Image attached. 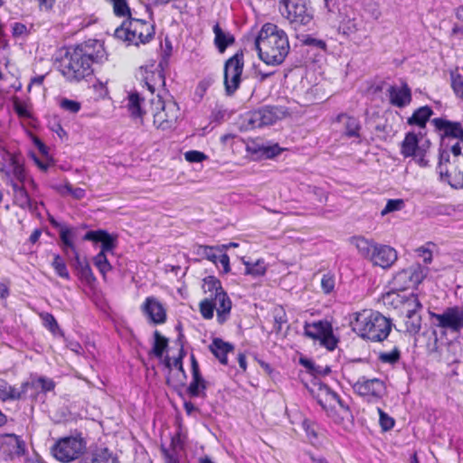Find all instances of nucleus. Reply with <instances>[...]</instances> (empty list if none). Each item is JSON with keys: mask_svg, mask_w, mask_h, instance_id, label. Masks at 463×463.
Listing matches in <instances>:
<instances>
[{"mask_svg": "<svg viewBox=\"0 0 463 463\" xmlns=\"http://www.w3.org/2000/svg\"><path fill=\"white\" fill-rule=\"evenodd\" d=\"M106 56L102 43L89 40L67 51L61 64V72L71 82H79L93 73L92 64Z\"/></svg>", "mask_w": 463, "mask_h": 463, "instance_id": "f257e3e1", "label": "nucleus"}, {"mask_svg": "<svg viewBox=\"0 0 463 463\" xmlns=\"http://www.w3.org/2000/svg\"><path fill=\"white\" fill-rule=\"evenodd\" d=\"M255 46L260 58L268 65L282 63L289 51L286 33L269 23L262 26L255 40Z\"/></svg>", "mask_w": 463, "mask_h": 463, "instance_id": "f03ea898", "label": "nucleus"}, {"mask_svg": "<svg viewBox=\"0 0 463 463\" xmlns=\"http://www.w3.org/2000/svg\"><path fill=\"white\" fill-rule=\"evenodd\" d=\"M350 324L353 331L360 337L373 342L383 341L392 330L391 320L372 309L354 313Z\"/></svg>", "mask_w": 463, "mask_h": 463, "instance_id": "7ed1b4c3", "label": "nucleus"}, {"mask_svg": "<svg viewBox=\"0 0 463 463\" xmlns=\"http://www.w3.org/2000/svg\"><path fill=\"white\" fill-rule=\"evenodd\" d=\"M115 37L135 45L149 43L155 35L154 25L145 20L128 17L115 30Z\"/></svg>", "mask_w": 463, "mask_h": 463, "instance_id": "20e7f679", "label": "nucleus"}, {"mask_svg": "<svg viewBox=\"0 0 463 463\" xmlns=\"http://www.w3.org/2000/svg\"><path fill=\"white\" fill-rule=\"evenodd\" d=\"M150 112L154 119V126L156 128L166 130L175 124L179 117V107L175 101H165L157 95L150 101Z\"/></svg>", "mask_w": 463, "mask_h": 463, "instance_id": "39448f33", "label": "nucleus"}, {"mask_svg": "<svg viewBox=\"0 0 463 463\" xmlns=\"http://www.w3.org/2000/svg\"><path fill=\"white\" fill-rule=\"evenodd\" d=\"M232 303L227 293L219 291L213 298H205L199 304V309L204 319H212L216 310L217 321L224 324L231 316Z\"/></svg>", "mask_w": 463, "mask_h": 463, "instance_id": "423d86ee", "label": "nucleus"}, {"mask_svg": "<svg viewBox=\"0 0 463 463\" xmlns=\"http://www.w3.org/2000/svg\"><path fill=\"white\" fill-rule=\"evenodd\" d=\"M437 171L441 182L449 184L452 188L463 189V158L450 162L449 151L443 150L439 153Z\"/></svg>", "mask_w": 463, "mask_h": 463, "instance_id": "0eeeda50", "label": "nucleus"}, {"mask_svg": "<svg viewBox=\"0 0 463 463\" xmlns=\"http://www.w3.org/2000/svg\"><path fill=\"white\" fill-rule=\"evenodd\" d=\"M279 10L296 29L301 25H307L313 19V12L306 0H280Z\"/></svg>", "mask_w": 463, "mask_h": 463, "instance_id": "6e6552de", "label": "nucleus"}, {"mask_svg": "<svg viewBox=\"0 0 463 463\" xmlns=\"http://www.w3.org/2000/svg\"><path fill=\"white\" fill-rule=\"evenodd\" d=\"M86 445L80 437H64L51 448L52 455L60 462L70 463L79 458L85 451Z\"/></svg>", "mask_w": 463, "mask_h": 463, "instance_id": "1a4fd4ad", "label": "nucleus"}, {"mask_svg": "<svg viewBox=\"0 0 463 463\" xmlns=\"http://www.w3.org/2000/svg\"><path fill=\"white\" fill-rule=\"evenodd\" d=\"M288 115L289 112L286 107L267 106L258 110L249 112L245 117V121L247 128H257L272 125Z\"/></svg>", "mask_w": 463, "mask_h": 463, "instance_id": "9d476101", "label": "nucleus"}, {"mask_svg": "<svg viewBox=\"0 0 463 463\" xmlns=\"http://www.w3.org/2000/svg\"><path fill=\"white\" fill-rule=\"evenodd\" d=\"M304 333L306 336L315 341H319L320 345L329 351L336 347L337 339L333 335L331 324L327 321L319 320L313 323H306Z\"/></svg>", "mask_w": 463, "mask_h": 463, "instance_id": "9b49d317", "label": "nucleus"}, {"mask_svg": "<svg viewBox=\"0 0 463 463\" xmlns=\"http://www.w3.org/2000/svg\"><path fill=\"white\" fill-rule=\"evenodd\" d=\"M340 29L355 43H361L366 40L371 33V26L360 14H353V16H346L341 23Z\"/></svg>", "mask_w": 463, "mask_h": 463, "instance_id": "f8f14e48", "label": "nucleus"}, {"mask_svg": "<svg viewBox=\"0 0 463 463\" xmlns=\"http://www.w3.org/2000/svg\"><path fill=\"white\" fill-rule=\"evenodd\" d=\"M430 318L436 319V326L449 330L452 333H459L463 330V307L458 306L449 307L441 314L429 311Z\"/></svg>", "mask_w": 463, "mask_h": 463, "instance_id": "ddd939ff", "label": "nucleus"}, {"mask_svg": "<svg viewBox=\"0 0 463 463\" xmlns=\"http://www.w3.org/2000/svg\"><path fill=\"white\" fill-rule=\"evenodd\" d=\"M243 54L236 53L224 64V86L228 95L233 94L240 86L243 71Z\"/></svg>", "mask_w": 463, "mask_h": 463, "instance_id": "4468645a", "label": "nucleus"}, {"mask_svg": "<svg viewBox=\"0 0 463 463\" xmlns=\"http://www.w3.org/2000/svg\"><path fill=\"white\" fill-rule=\"evenodd\" d=\"M309 392L313 398L316 399L318 404L326 411L335 409L336 404H338L344 411H349L348 406L344 403L339 396L324 383H314Z\"/></svg>", "mask_w": 463, "mask_h": 463, "instance_id": "2eb2a0df", "label": "nucleus"}, {"mask_svg": "<svg viewBox=\"0 0 463 463\" xmlns=\"http://www.w3.org/2000/svg\"><path fill=\"white\" fill-rule=\"evenodd\" d=\"M401 154L404 157L412 156L416 163L421 167H425L429 164V160L426 158L424 145H419L418 136L413 132L406 134L401 145Z\"/></svg>", "mask_w": 463, "mask_h": 463, "instance_id": "dca6fc26", "label": "nucleus"}, {"mask_svg": "<svg viewBox=\"0 0 463 463\" xmlns=\"http://www.w3.org/2000/svg\"><path fill=\"white\" fill-rule=\"evenodd\" d=\"M354 390L361 396L379 399L385 392V385L378 378L366 379L362 377L354 384Z\"/></svg>", "mask_w": 463, "mask_h": 463, "instance_id": "f3484780", "label": "nucleus"}, {"mask_svg": "<svg viewBox=\"0 0 463 463\" xmlns=\"http://www.w3.org/2000/svg\"><path fill=\"white\" fill-rule=\"evenodd\" d=\"M191 366L192 381L187 387V392L193 398L205 397V390L207 388V384L200 373L199 364L194 354L191 355Z\"/></svg>", "mask_w": 463, "mask_h": 463, "instance_id": "a211bd4d", "label": "nucleus"}, {"mask_svg": "<svg viewBox=\"0 0 463 463\" xmlns=\"http://www.w3.org/2000/svg\"><path fill=\"white\" fill-rule=\"evenodd\" d=\"M431 123L437 130L441 132L443 137H451L463 142V127L461 123L442 118H433Z\"/></svg>", "mask_w": 463, "mask_h": 463, "instance_id": "6ab92c4d", "label": "nucleus"}, {"mask_svg": "<svg viewBox=\"0 0 463 463\" xmlns=\"http://www.w3.org/2000/svg\"><path fill=\"white\" fill-rule=\"evenodd\" d=\"M396 260L397 252L393 248L388 245L377 244L370 260L373 265L386 269L390 268Z\"/></svg>", "mask_w": 463, "mask_h": 463, "instance_id": "aec40b11", "label": "nucleus"}, {"mask_svg": "<svg viewBox=\"0 0 463 463\" xmlns=\"http://www.w3.org/2000/svg\"><path fill=\"white\" fill-rule=\"evenodd\" d=\"M143 312L148 316L154 324L165 322L166 314L163 305L154 297L146 298L143 307Z\"/></svg>", "mask_w": 463, "mask_h": 463, "instance_id": "412c9836", "label": "nucleus"}, {"mask_svg": "<svg viewBox=\"0 0 463 463\" xmlns=\"http://www.w3.org/2000/svg\"><path fill=\"white\" fill-rule=\"evenodd\" d=\"M390 102L398 108H403L411 101V89L407 83L402 82L401 87L390 86L388 89Z\"/></svg>", "mask_w": 463, "mask_h": 463, "instance_id": "4be33fe9", "label": "nucleus"}, {"mask_svg": "<svg viewBox=\"0 0 463 463\" xmlns=\"http://www.w3.org/2000/svg\"><path fill=\"white\" fill-rule=\"evenodd\" d=\"M83 240L101 242L99 252L103 253L110 252L116 247L115 238L104 230L90 231L84 235Z\"/></svg>", "mask_w": 463, "mask_h": 463, "instance_id": "5701e85b", "label": "nucleus"}, {"mask_svg": "<svg viewBox=\"0 0 463 463\" xmlns=\"http://www.w3.org/2000/svg\"><path fill=\"white\" fill-rule=\"evenodd\" d=\"M29 389V382L21 384L20 389L10 385L5 380L0 379V400L2 402L22 399Z\"/></svg>", "mask_w": 463, "mask_h": 463, "instance_id": "b1692460", "label": "nucleus"}, {"mask_svg": "<svg viewBox=\"0 0 463 463\" xmlns=\"http://www.w3.org/2000/svg\"><path fill=\"white\" fill-rule=\"evenodd\" d=\"M350 243L354 246L358 253L364 259L371 260L374 248L377 244L374 241L369 240L364 236H353L350 238Z\"/></svg>", "mask_w": 463, "mask_h": 463, "instance_id": "393cba45", "label": "nucleus"}, {"mask_svg": "<svg viewBox=\"0 0 463 463\" xmlns=\"http://www.w3.org/2000/svg\"><path fill=\"white\" fill-rule=\"evenodd\" d=\"M211 352L222 364H227V354L233 351V346L230 343L224 342L221 338H214L209 346Z\"/></svg>", "mask_w": 463, "mask_h": 463, "instance_id": "a878e982", "label": "nucleus"}, {"mask_svg": "<svg viewBox=\"0 0 463 463\" xmlns=\"http://www.w3.org/2000/svg\"><path fill=\"white\" fill-rule=\"evenodd\" d=\"M14 191V203L22 209L33 212L34 210L27 191L17 183L12 182Z\"/></svg>", "mask_w": 463, "mask_h": 463, "instance_id": "bb28decb", "label": "nucleus"}, {"mask_svg": "<svg viewBox=\"0 0 463 463\" xmlns=\"http://www.w3.org/2000/svg\"><path fill=\"white\" fill-rule=\"evenodd\" d=\"M143 99L139 97L138 93H131L128 98L127 108L128 110L134 119H139L143 121V117L147 113V110L142 106Z\"/></svg>", "mask_w": 463, "mask_h": 463, "instance_id": "cd10ccee", "label": "nucleus"}, {"mask_svg": "<svg viewBox=\"0 0 463 463\" xmlns=\"http://www.w3.org/2000/svg\"><path fill=\"white\" fill-rule=\"evenodd\" d=\"M8 447V453L11 457H20L25 452V444L14 434H8L4 438L2 446Z\"/></svg>", "mask_w": 463, "mask_h": 463, "instance_id": "c85d7f7f", "label": "nucleus"}, {"mask_svg": "<svg viewBox=\"0 0 463 463\" xmlns=\"http://www.w3.org/2000/svg\"><path fill=\"white\" fill-rule=\"evenodd\" d=\"M55 225L58 226L57 223H55ZM59 234L61 241L62 250L67 255H69L70 251H71L72 254H76L77 250L72 240L74 237V231L65 225H59Z\"/></svg>", "mask_w": 463, "mask_h": 463, "instance_id": "c756f323", "label": "nucleus"}, {"mask_svg": "<svg viewBox=\"0 0 463 463\" xmlns=\"http://www.w3.org/2000/svg\"><path fill=\"white\" fill-rule=\"evenodd\" d=\"M79 463H118L117 458L106 448L97 449L91 457L81 459Z\"/></svg>", "mask_w": 463, "mask_h": 463, "instance_id": "7c9ffc66", "label": "nucleus"}, {"mask_svg": "<svg viewBox=\"0 0 463 463\" xmlns=\"http://www.w3.org/2000/svg\"><path fill=\"white\" fill-rule=\"evenodd\" d=\"M213 30L214 33V43L220 52H223L229 45L234 43L233 35L223 32L218 24L213 26Z\"/></svg>", "mask_w": 463, "mask_h": 463, "instance_id": "2f4dec72", "label": "nucleus"}, {"mask_svg": "<svg viewBox=\"0 0 463 463\" xmlns=\"http://www.w3.org/2000/svg\"><path fill=\"white\" fill-rule=\"evenodd\" d=\"M247 150L252 154H259L266 158H272L280 154L282 149L278 144L248 146Z\"/></svg>", "mask_w": 463, "mask_h": 463, "instance_id": "473e14b6", "label": "nucleus"}, {"mask_svg": "<svg viewBox=\"0 0 463 463\" xmlns=\"http://www.w3.org/2000/svg\"><path fill=\"white\" fill-rule=\"evenodd\" d=\"M432 113V109L429 106L420 107L413 112L407 122L409 125H416L424 128Z\"/></svg>", "mask_w": 463, "mask_h": 463, "instance_id": "72a5a7b5", "label": "nucleus"}, {"mask_svg": "<svg viewBox=\"0 0 463 463\" xmlns=\"http://www.w3.org/2000/svg\"><path fill=\"white\" fill-rule=\"evenodd\" d=\"M406 332L410 335H417L421 328V316L413 310L407 311L405 320Z\"/></svg>", "mask_w": 463, "mask_h": 463, "instance_id": "f704fd0d", "label": "nucleus"}, {"mask_svg": "<svg viewBox=\"0 0 463 463\" xmlns=\"http://www.w3.org/2000/svg\"><path fill=\"white\" fill-rule=\"evenodd\" d=\"M338 120H345V134L347 137H359V131L361 128L359 120L354 117H348L345 115H341L338 117Z\"/></svg>", "mask_w": 463, "mask_h": 463, "instance_id": "c9c22d12", "label": "nucleus"}, {"mask_svg": "<svg viewBox=\"0 0 463 463\" xmlns=\"http://www.w3.org/2000/svg\"><path fill=\"white\" fill-rule=\"evenodd\" d=\"M392 285L396 290H404L414 287L406 269L395 274L392 279Z\"/></svg>", "mask_w": 463, "mask_h": 463, "instance_id": "e433bc0d", "label": "nucleus"}, {"mask_svg": "<svg viewBox=\"0 0 463 463\" xmlns=\"http://www.w3.org/2000/svg\"><path fill=\"white\" fill-rule=\"evenodd\" d=\"M413 286L419 285L426 277L428 269L415 264L406 269Z\"/></svg>", "mask_w": 463, "mask_h": 463, "instance_id": "4c0bfd02", "label": "nucleus"}, {"mask_svg": "<svg viewBox=\"0 0 463 463\" xmlns=\"http://www.w3.org/2000/svg\"><path fill=\"white\" fill-rule=\"evenodd\" d=\"M113 7V12L118 17H130V8L127 0H106Z\"/></svg>", "mask_w": 463, "mask_h": 463, "instance_id": "58836bf2", "label": "nucleus"}, {"mask_svg": "<svg viewBox=\"0 0 463 463\" xmlns=\"http://www.w3.org/2000/svg\"><path fill=\"white\" fill-rule=\"evenodd\" d=\"M40 387L42 392H47L54 390L55 383L52 379L44 376H40L32 382H29V388Z\"/></svg>", "mask_w": 463, "mask_h": 463, "instance_id": "ea45409f", "label": "nucleus"}, {"mask_svg": "<svg viewBox=\"0 0 463 463\" xmlns=\"http://www.w3.org/2000/svg\"><path fill=\"white\" fill-rule=\"evenodd\" d=\"M245 274L252 275L254 277L261 276L266 272V266L262 260H258L256 262L244 261Z\"/></svg>", "mask_w": 463, "mask_h": 463, "instance_id": "a19ab883", "label": "nucleus"}, {"mask_svg": "<svg viewBox=\"0 0 463 463\" xmlns=\"http://www.w3.org/2000/svg\"><path fill=\"white\" fill-rule=\"evenodd\" d=\"M216 249L212 246L198 245L195 248V254L201 258L206 259L214 264H217L218 256L215 253Z\"/></svg>", "mask_w": 463, "mask_h": 463, "instance_id": "79ce46f5", "label": "nucleus"}, {"mask_svg": "<svg viewBox=\"0 0 463 463\" xmlns=\"http://www.w3.org/2000/svg\"><path fill=\"white\" fill-rule=\"evenodd\" d=\"M205 293H209L208 298H213L219 291H223L221 281L213 276L206 277L204 279Z\"/></svg>", "mask_w": 463, "mask_h": 463, "instance_id": "37998d69", "label": "nucleus"}, {"mask_svg": "<svg viewBox=\"0 0 463 463\" xmlns=\"http://www.w3.org/2000/svg\"><path fill=\"white\" fill-rule=\"evenodd\" d=\"M43 325L47 327L53 335H61V331L60 326L55 319V317L50 313H42L40 315Z\"/></svg>", "mask_w": 463, "mask_h": 463, "instance_id": "c03bdc74", "label": "nucleus"}, {"mask_svg": "<svg viewBox=\"0 0 463 463\" xmlns=\"http://www.w3.org/2000/svg\"><path fill=\"white\" fill-rule=\"evenodd\" d=\"M52 266L54 269L57 275H59L61 278L66 279H70V274L67 269L66 264L60 255H54Z\"/></svg>", "mask_w": 463, "mask_h": 463, "instance_id": "a18cd8bd", "label": "nucleus"}, {"mask_svg": "<svg viewBox=\"0 0 463 463\" xmlns=\"http://www.w3.org/2000/svg\"><path fill=\"white\" fill-rule=\"evenodd\" d=\"M401 354L398 347H393L390 352H380L378 354V359L384 364H393L400 359Z\"/></svg>", "mask_w": 463, "mask_h": 463, "instance_id": "49530a36", "label": "nucleus"}, {"mask_svg": "<svg viewBox=\"0 0 463 463\" xmlns=\"http://www.w3.org/2000/svg\"><path fill=\"white\" fill-rule=\"evenodd\" d=\"M155 343L153 346V352L156 356L161 357L165 349L167 346L168 341L165 337L162 336L158 331H155Z\"/></svg>", "mask_w": 463, "mask_h": 463, "instance_id": "de8ad7c7", "label": "nucleus"}, {"mask_svg": "<svg viewBox=\"0 0 463 463\" xmlns=\"http://www.w3.org/2000/svg\"><path fill=\"white\" fill-rule=\"evenodd\" d=\"M106 254L107 253L99 252L93 259L94 265L103 275L111 269V265L109 264Z\"/></svg>", "mask_w": 463, "mask_h": 463, "instance_id": "09e8293b", "label": "nucleus"}, {"mask_svg": "<svg viewBox=\"0 0 463 463\" xmlns=\"http://www.w3.org/2000/svg\"><path fill=\"white\" fill-rule=\"evenodd\" d=\"M75 259V266L76 269L80 272V275L86 279L92 275L91 269L88 263V261L84 259L81 260L79 256L78 251L76 254H73Z\"/></svg>", "mask_w": 463, "mask_h": 463, "instance_id": "8fccbe9b", "label": "nucleus"}, {"mask_svg": "<svg viewBox=\"0 0 463 463\" xmlns=\"http://www.w3.org/2000/svg\"><path fill=\"white\" fill-rule=\"evenodd\" d=\"M451 87L458 98L463 101V76L458 73H451Z\"/></svg>", "mask_w": 463, "mask_h": 463, "instance_id": "3c124183", "label": "nucleus"}, {"mask_svg": "<svg viewBox=\"0 0 463 463\" xmlns=\"http://www.w3.org/2000/svg\"><path fill=\"white\" fill-rule=\"evenodd\" d=\"M379 413V423L383 431H388L392 430L394 426V420L391 416H389L386 412H384L381 408L377 409Z\"/></svg>", "mask_w": 463, "mask_h": 463, "instance_id": "603ef678", "label": "nucleus"}, {"mask_svg": "<svg viewBox=\"0 0 463 463\" xmlns=\"http://www.w3.org/2000/svg\"><path fill=\"white\" fill-rule=\"evenodd\" d=\"M404 206V202L402 199H390L388 200L385 207L382 210L381 214L386 215L390 213L399 211Z\"/></svg>", "mask_w": 463, "mask_h": 463, "instance_id": "864d4df0", "label": "nucleus"}, {"mask_svg": "<svg viewBox=\"0 0 463 463\" xmlns=\"http://www.w3.org/2000/svg\"><path fill=\"white\" fill-rule=\"evenodd\" d=\"M404 308L407 311L413 310L415 313H419L422 309V305L419 300L417 295L411 294L404 302Z\"/></svg>", "mask_w": 463, "mask_h": 463, "instance_id": "5fc2aeb1", "label": "nucleus"}, {"mask_svg": "<svg viewBox=\"0 0 463 463\" xmlns=\"http://www.w3.org/2000/svg\"><path fill=\"white\" fill-rule=\"evenodd\" d=\"M60 107L71 113H77L80 111L81 104L79 101L64 98L61 100Z\"/></svg>", "mask_w": 463, "mask_h": 463, "instance_id": "6e6d98bb", "label": "nucleus"}, {"mask_svg": "<svg viewBox=\"0 0 463 463\" xmlns=\"http://www.w3.org/2000/svg\"><path fill=\"white\" fill-rule=\"evenodd\" d=\"M62 189V193H67L77 200L82 199L86 194L83 188L73 187L71 184H66Z\"/></svg>", "mask_w": 463, "mask_h": 463, "instance_id": "4d7b16f0", "label": "nucleus"}, {"mask_svg": "<svg viewBox=\"0 0 463 463\" xmlns=\"http://www.w3.org/2000/svg\"><path fill=\"white\" fill-rule=\"evenodd\" d=\"M184 158L190 163H200L207 158V156L197 150H190L184 153Z\"/></svg>", "mask_w": 463, "mask_h": 463, "instance_id": "13d9d810", "label": "nucleus"}, {"mask_svg": "<svg viewBox=\"0 0 463 463\" xmlns=\"http://www.w3.org/2000/svg\"><path fill=\"white\" fill-rule=\"evenodd\" d=\"M321 288L326 294H329L334 290L335 279L330 274H324L321 279Z\"/></svg>", "mask_w": 463, "mask_h": 463, "instance_id": "bf43d9fd", "label": "nucleus"}, {"mask_svg": "<svg viewBox=\"0 0 463 463\" xmlns=\"http://www.w3.org/2000/svg\"><path fill=\"white\" fill-rule=\"evenodd\" d=\"M302 427L307 438L313 442V440L317 438L316 424L306 419L302 422Z\"/></svg>", "mask_w": 463, "mask_h": 463, "instance_id": "052dcab7", "label": "nucleus"}, {"mask_svg": "<svg viewBox=\"0 0 463 463\" xmlns=\"http://www.w3.org/2000/svg\"><path fill=\"white\" fill-rule=\"evenodd\" d=\"M14 109L20 118H29L31 117V113L29 112L27 106L24 103L15 101L14 104Z\"/></svg>", "mask_w": 463, "mask_h": 463, "instance_id": "680f3d73", "label": "nucleus"}, {"mask_svg": "<svg viewBox=\"0 0 463 463\" xmlns=\"http://www.w3.org/2000/svg\"><path fill=\"white\" fill-rule=\"evenodd\" d=\"M27 34V27L22 23H14L13 24V35L15 37Z\"/></svg>", "mask_w": 463, "mask_h": 463, "instance_id": "e2e57ef3", "label": "nucleus"}, {"mask_svg": "<svg viewBox=\"0 0 463 463\" xmlns=\"http://www.w3.org/2000/svg\"><path fill=\"white\" fill-rule=\"evenodd\" d=\"M218 262H220L225 273L230 271V259L226 253H222L218 256L217 263Z\"/></svg>", "mask_w": 463, "mask_h": 463, "instance_id": "0e129e2a", "label": "nucleus"}, {"mask_svg": "<svg viewBox=\"0 0 463 463\" xmlns=\"http://www.w3.org/2000/svg\"><path fill=\"white\" fill-rule=\"evenodd\" d=\"M417 251L419 252V255L422 257L424 263L429 264L431 262L432 253L430 250L421 247L419 248Z\"/></svg>", "mask_w": 463, "mask_h": 463, "instance_id": "69168bd1", "label": "nucleus"}, {"mask_svg": "<svg viewBox=\"0 0 463 463\" xmlns=\"http://www.w3.org/2000/svg\"><path fill=\"white\" fill-rule=\"evenodd\" d=\"M14 175L16 177V179L20 182H23L24 179V169L20 165H14Z\"/></svg>", "mask_w": 463, "mask_h": 463, "instance_id": "338daca9", "label": "nucleus"}, {"mask_svg": "<svg viewBox=\"0 0 463 463\" xmlns=\"http://www.w3.org/2000/svg\"><path fill=\"white\" fill-rule=\"evenodd\" d=\"M162 453L166 463H178L175 455L169 452L168 449L163 448Z\"/></svg>", "mask_w": 463, "mask_h": 463, "instance_id": "774afa93", "label": "nucleus"}]
</instances>
